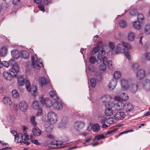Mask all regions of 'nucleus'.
<instances>
[{"instance_id":"obj_47","label":"nucleus","mask_w":150,"mask_h":150,"mask_svg":"<svg viewBox=\"0 0 150 150\" xmlns=\"http://www.w3.org/2000/svg\"><path fill=\"white\" fill-rule=\"evenodd\" d=\"M20 53L22 56H28L29 55L28 52L25 50L22 51Z\"/></svg>"},{"instance_id":"obj_48","label":"nucleus","mask_w":150,"mask_h":150,"mask_svg":"<svg viewBox=\"0 0 150 150\" xmlns=\"http://www.w3.org/2000/svg\"><path fill=\"white\" fill-rule=\"evenodd\" d=\"M137 13V11L135 9H132L129 12V15L133 16L134 15H136Z\"/></svg>"},{"instance_id":"obj_54","label":"nucleus","mask_w":150,"mask_h":150,"mask_svg":"<svg viewBox=\"0 0 150 150\" xmlns=\"http://www.w3.org/2000/svg\"><path fill=\"white\" fill-rule=\"evenodd\" d=\"M37 109L38 110V111L37 112L36 115L38 116L42 114V111L41 107H40L39 109Z\"/></svg>"},{"instance_id":"obj_52","label":"nucleus","mask_w":150,"mask_h":150,"mask_svg":"<svg viewBox=\"0 0 150 150\" xmlns=\"http://www.w3.org/2000/svg\"><path fill=\"white\" fill-rule=\"evenodd\" d=\"M38 7L40 9L41 11H42L43 12L45 11L44 7L41 4H39L38 5Z\"/></svg>"},{"instance_id":"obj_61","label":"nucleus","mask_w":150,"mask_h":150,"mask_svg":"<svg viewBox=\"0 0 150 150\" xmlns=\"http://www.w3.org/2000/svg\"><path fill=\"white\" fill-rule=\"evenodd\" d=\"M52 148H51V149H60L63 148L65 147V146H60L59 147L56 146L55 147H52Z\"/></svg>"},{"instance_id":"obj_20","label":"nucleus","mask_w":150,"mask_h":150,"mask_svg":"<svg viewBox=\"0 0 150 150\" xmlns=\"http://www.w3.org/2000/svg\"><path fill=\"white\" fill-rule=\"evenodd\" d=\"M33 108L35 109H39L41 107L40 106L42 105L41 104L40 101H38L37 100H35L33 101L32 103Z\"/></svg>"},{"instance_id":"obj_23","label":"nucleus","mask_w":150,"mask_h":150,"mask_svg":"<svg viewBox=\"0 0 150 150\" xmlns=\"http://www.w3.org/2000/svg\"><path fill=\"white\" fill-rule=\"evenodd\" d=\"M41 86H44L46 85L49 84V81H46V79L44 77H41L39 80Z\"/></svg>"},{"instance_id":"obj_33","label":"nucleus","mask_w":150,"mask_h":150,"mask_svg":"<svg viewBox=\"0 0 150 150\" xmlns=\"http://www.w3.org/2000/svg\"><path fill=\"white\" fill-rule=\"evenodd\" d=\"M14 136L15 137L14 138L15 141L17 140V141L16 142H20V141L19 142L18 140L19 138L21 140L23 139V135L22 133H19L18 134L17 133V134L14 135Z\"/></svg>"},{"instance_id":"obj_1","label":"nucleus","mask_w":150,"mask_h":150,"mask_svg":"<svg viewBox=\"0 0 150 150\" xmlns=\"http://www.w3.org/2000/svg\"><path fill=\"white\" fill-rule=\"evenodd\" d=\"M24 76L22 75H18L16 76L17 82L19 86H23L25 84V87L27 91L30 92H31L32 95L35 96L38 94V91L36 87L32 85L31 86L30 81L28 80L25 79Z\"/></svg>"},{"instance_id":"obj_12","label":"nucleus","mask_w":150,"mask_h":150,"mask_svg":"<svg viewBox=\"0 0 150 150\" xmlns=\"http://www.w3.org/2000/svg\"><path fill=\"white\" fill-rule=\"evenodd\" d=\"M110 98L108 95H104L101 98V100L102 102L105 103V108H107L108 106L109 107L110 103L108 102Z\"/></svg>"},{"instance_id":"obj_13","label":"nucleus","mask_w":150,"mask_h":150,"mask_svg":"<svg viewBox=\"0 0 150 150\" xmlns=\"http://www.w3.org/2000/svg\"><path fill=\"white\" fill-rule=\"evenodd\" d=\"M84 124L83 122H76L74 125V129L77 131H79L83 127Z\"/></svg>"},{"instance_id":"obj_31","label":"nucleus","mask_w":150,"mask_h":150,"mask_svg":"<svg viewBox=\"0 0 150 150\" xmlns=\"http://www.w3.org/2000/svg\"><path fill=\"white\" fill-rule=\"evenodd\" d=\"M91 85L93 88H95L96 84V81L94 78H91L90 80Z\"/></svg>"},{"instance_id":"obj_4","label":"nucleus","mask_w":150,"mask_h":150,"mask_svg":"<svg viewBox=\"0 0 150 150\" xmlns=\"http://www.w3.org/2000/svg\"><path fill=\"white\" fill-rule=\"evenodd\" d=\"M50 97L54 100L53 103V108L57 110H61L62 108L63 105L61 102L58 101L59 97L53 91H51L49 92Z\"/></svg>"},{"instance_id":"obj_28","label":"nucleus","mask_w":150,"mask_h":150,"mask_svg":"<svg viewBox=\"0 0 150 150\" xmlns=\"http://www.w3.org/2000/svg\"><path fill=\"white\" fill-rule=\"evenodd\" d=\"M113 76V79L117 80L121 77V75L120 72L117 71L114 72Z\"/></svg>"},{"instance_id":"obj_45","label":"nucleus","mask_w":150,"mask_h":150,"mask_svg":"<svg viewBox=\"0 0 150 150\" xmlns=\"http://www.w3.org/2000/svg\"><path fill=\"white\" fill-rule=\"evenodd\" d=\"M118 128H116L114 129L113 130H108L107 131V132L105 134V136H106L108 134H109L112 133H114L116 131H117L118 130Z\"/></svg>"},{"instance_id":"obj_60","label":"nucleus","mask_w":150,"mask_h":150,"mask_svg":"<svg viewBox=\"0 0 150 150\" xmlns=\"http://www.w3.org/2000/svg\"><path fill=\"white\" fill-rule=\"evenodd\" d=\"M9 149L11 150L12 149V148L11 147H6L0 149V150H6L7 149Z\"/></svg>"},{"instance_id":"obj_27","label":"nucleus","mask_w":150,"mask_h":150,"mask_svg":"<svg viewBox=\"0 0 150 150\" xmlns=\"http://www.w3.org/2000/svg\"><path fill=\"white\" fill-rule=\"evenodd\" d=\"M3 101L4 103L6 105H10L12 103L11 99L9 98L6 97L4 98Z\"/></svg>"},{"instance_id":"obj_38","label":"nucleus","mask_w":150,"mask_h":150,"mask_svg":"<svg viewBox=\"0 0 150 150\" xmlns=\"http://www.w3.org/2000/svg\"><path fill=\"white\" fill-rule=\"evenodd\" d=\"M30 121L31 123L34 126H36L37 125V123L35 121V116H31L30 118Z\"/></svg>"},{"instance_id":"obj_39","label":"nucleus","mask_w":150,"mask_h":150,"mask_svg":"<svg viewBox=\"0 0 150 150\" xmlns=\"http://www.w3.org/2000/svg\"><path fill=\"white\" fill-rule=\"evenodd\" d=\"M120 26L122 28H124L127 26V24L125 21L122 20L119 23Z\"/></svg>"},{"instance_id":"obj_42","label":"nucleus","mask_w":150,"mask_h":150,"mask_svg":"<svg viewBox=\"0 0 150 150\" xmlns=\"http://www.w3.org/2000/svg\"><path fill=\"white\" fill-rule=\"evenodd\" d=\"M96 137H97V139L98 140H99L101 139H103L106 138V136L104 135L103 134L96 135Z\"/></svg>"},{"instance_id":"obj_22","label":"nucleus","mask_w":150,"mask_h":150,"mask_svg":"<svg viewBox=\"0 0 150 150\" xmlns=\"http://www.w3.org/2000/svg\"><path fill=\"white\" fill-rule=\"evenodd\" d=\"M144 32L146 35L150 34V24H146L144 27Z\"/></svg>"},{"instance_id":"obj_58","label":"nucleus","mask_w":150,"mask_h":150,"mask_svg":"<svg viewBox=\"0 0 150 150\" xmlns=\"http://www.w3.org/2000/svg\"><path fill=\"white\" fill-rule=\"evenodd\" d=\"M20 0H13V3L15 5H17L19 3Z\"/></svg>"},{"instance_id":"obj_57","label":"nucleus","mask_w":150,"mask_h":150,"mask_svg":"<svg viewBox=\"0 0 150 150\" xmlns=\"http://www.w3.org/2000/svg\"><path fill=\"white\" fill-rule=\"evenodd\" d=\"M58 142V141H55L54 140L52 141L51 142V144L52 145H55L57 146L58 145V144H57V142Z\"/></svg>"},{"instance_id":"obj_5","label":"nucleus","mask_w":150,"mask_h":150,"mask_svg":"<svg viewBox=\"0 0 150 150\" xmlns=\"http://www.w3.org/2000/svg\"><path fill=\"white\" fill-rule=\"evenodd\" d=\"M107 60V57H97L96 60L97 63L99 64L102 62H103V64L99 66L100 70L102 73H103L106 70Z\"/></svg>"},{"instance_id":"obj_56","label":"nucleus","mask_w":150,"mask_h":150,"mask_svg":"<svg viewBox=\"0 0 150 150\" xmlns=\"http://www.w3.org/2000/svg\"><path fill=\"white\" fill-rule=\"evenodd\" d=\"M20 142H21V144H22L23 143V144H25L26 146L30 144V143L27 141H21L20 140Z\"/></svg>"},{"instance_id":"obj_50","label":"nucleus","mask_w":150,"mask_h":150,"mask_svg":"<svg viewBox=\"0 0 150 150\" xmlns=\"http://www.w3.org/2000/svg\"><path fill=\"white\" fill-rule=\"evenodd\" d=\"M1 66L3 65L4 67H5L7 68L9 66V64L8 62L7 61H4L2 62V63L1 64Z\"/></svg>"},{"instance_id":"obj_43","label":"nucleus","mask_w":150,"mask_h":150,"mask_svg":"<svg viewBox=\"0 0 150 150\" xmlns=\"http://www.w3.org/2000/svg\"><path fill=\"white\" fill-rule=\"evenodd\" d=\"M45 129L47 132H50L53 129L52 125L51 124L50 126L46 127Z\"/></svg>"},{"instance_id":"obj_63","label":"nucleus","mask_w":150,"mask_h":150,"mask_svg":"<svg viewBox=\"0 0 150 150\" xmlns=\"http://www.w3.org/2000/svg\"><path fill=\"white\" fill-rule=\"evenodd\" d=\"M100 144V143L98 142H96L95 143H91V144L93 146H95L98 145Z\"/></svg>"},{"instance_id":"obj_36","label":"nucleus","mask_w":150,"mask_h":150,"mask_svg":"<svg viewBox=\"0 0 150 150\" xmlns=\"http://www.w3.org/2000/svg\"><path fill=\"white\" fill-rule=\"evenodd\" d=\"M122 103L120 101L118 102L117 103L116 105H115V108H116L117 110H120L121 109L122 106Z\"/></svg>"},{"instance_id":"obj_32","label":"nucleus","mask_w":150,"mask_h":150,"mask_svg":"<svg viewBox=\"0 0 150 150\" xmlns=\"http://www.w3.org/2000/svg\"><path fill=\"white\" fill-rule=\"evenodd\" d=\"M121 100L122 101H127L129 99L127 94L125 93H123L121 96Z\"/></svg>"},{"instance_id":"obj_49","label":"nucleus","mask_w":150,"mask_h":150,"mask_svg":"<svg viewBox=\"0 0 150 150\" xmlns=\"http://www.w3.org/2000/svg\"><path fill=\"white\" fill-rule=\"evenodd\" d=\"M139 67V64L137 63L133 64L132 66V67L133 68V69L134 70L137 69Z\"/></svg>"},{"instance_id":"obj_21","label":"nucleus","mask_w":150,"mask_h":150,"mask_svg":"<svg viewBox=\"0 0 150 150\" xmlns=\"http://www.w3.org/2000/svg\"><path fill=\"white\" fill-rule=\"evenodd\" d=\"M117 84V80L113 79L110 82L109 84V88L113 90L116 86Z\"/></svg>"},{"instance_id":"obj_46","label":"nucleus","mask_w":150,"mask_h":150,"mask_svg":"<svg viewBox=\"0 0 150 150\" xmlns=\"http://www.w3.org/2000/svg\"><path fill=\"white\" fill-rule=\"evenodd\" d=\"M12 93L13 96L16 98L18 97L19 96L18 93L16 90H13L12 91Z\"/></svg>"},{"instance_id":"obj_19","label":"nucleus","mask_w":150,"mask_h":150,"mask_svg":"<svg viewBox=\"0 0 150 150\" xmlns=\"http://www.w3.org/2000/svg\"><path fill=\"white\" fill-rule=\"evenodd\" d=\"M8 49L6 47L3 46L0 49V56H6L7 53Z\"/></svg>"},{"instance_id":"obj_35","label":"nucleus","mask_w":150,"mask_h":150,"mask_svg":"<svg viewBox=\"0 0 150 150\" xmlns=\"http://www.w3.org/2000/svg\"><path fill=\"white\" fill-rule=\"evenodd\" d=\"M11 54L12 56H20V55L19 52L16 50H14L12 51Z\"/></svg>"},{"instance_id":"obj_37","label":"nucleus","mask_w":150,"mask_h":150,"mask_svg":"<svg viewBox=\"0 0 150 150\" xmlns=\"http://www.w3.org/2000/svg\"><path fill=\"white\" fill-rule=\"evenodd\" d=\"M144 16L142 14H139L137 17V21L140 22H141L143 23L144 21Z\"/></svg>"},{"instance_id":"obj_6","label":"nucleus","mask_w":150,"mask_h":150,"mask_svg":"<svg viewBox=\"0 0 150 150\" xmlns=\"http://www.w3.org/2000/svg\"><path fill=\"white\" fill-rule=\"evenodd\" d=\"M32 66L33 69H36L40 70L41 67L43 65L41 59H40L35 60V57H31Z\"/></svg>"},{"instance_id":"obj_55","label":"nucleus","mask_w":150,"mask_h":150,"mask_svg":"<svg viewBox=\"0 0 150 150\" xmlns=\"http://www.w3.org/2000/svg\"><path fill=\"white\" fill-rule=\"evenodd\" d=\"M106 118L105 117H102L100 120V122L102 124L105 122Z\"/></svg>"},{"instance_id":"obj_40","label":"nucleus","mask_w":150,"mask_h":150,"mask_svg":"<svg viewBox=\"0 0 150 150\" xmlns=\"http://www.w3.org/2000/svg\"><path fill=\"white\" fill-rule=\"evenodd\" d=\"M133 131L134 130L132 129L125 131L120 132V133L118 135L116 136V137H118L120 136V135L123 134H126L128 132H131Z\"/></svg>"},{"instance_id":"obj_7","label":"nucleus","mask_w":150,"mask_h":150,"mask_svg":"<svg viewBox=\"0 0 150 150\" xmlns=\"http://www.w3.org/2000/svg\"><path fill=\"white\" fill-rule=\"evenodd\" d=\"M40 100L41 103L42 105H45L47 107L50 108L52 106H53V103L51 100H50L48 98H44V97H41L39 99Z\"/></svg>"},{"instance_id":"obj_18","label":"nucleus","mask_w":150,"mask_h":150,"mask_svg":"<svg viewBox=\"0 0 150 150\" xmlns=\"http://www.w3.org/2000/svg\"><path fill=\"white\" fill-rule=\"evenodd\" d=\"M33 134L35 136H39L41 133V131L36 126H34V128L32 131Z\"/></svg>"},{"instance_id":"obj_17","label":"nucleus","mask_w":150,"mask_h":150,"mask_svg":"<svg viewBox=\"0 0 150 150\" xmlns=\"http://www.w3.org/2000/svg\"><path fill=\"white\" fill-rule=\"evenodd\" d=\"M143 87L146 91H150V80L148 79L145 80L143 83Z\"/></svg>"},{"instance_id":"obj_34","label":"nucleus","mask_w":150,"mask_h":150,"mask_svg":"<svg viewBox=\"0 0 150 150\" xmlns=\"http://www.w3.org/2000/svg\"><path fill=\"white\" fill-rule=\"evenodd\" d=\"M100 129V127L99 124H94L93 127V130L96 132H97L99 131Z\"/></svg>"},{"instance_id":"obj_44","label":"nucleus","mask_w":150,"mask_h":150,"mask_svg":"<svg viewBox=\"0 0 150 150\" xmlns=\"http://www.w3.org/2000/svg\"><path fill=\"white\" fill-rule=\"evenodd\" d=\"M96 57H90L89 60V62L91 64H94L96 62L97 59H96Z\"/></svg>"},{"instance_id":"obj_30","label":"nucleus","mask_w":150,"mask_h":150,"mask_svg":"<svg viewBox=\"0 0 150 150\" xmlns=\"http://www.w3.org/2000/svg\"><path fill=\"white\" fill-rule=\"evenodd\" d=\"M138 86L137 85H132V88H130L131 92L133 93H135L138 90Z\"/></svg>"},{"instance_id":"obj_25","label":"nucleus","mask_w":150,"mask_h":150,"mask_svg":"<svg viewBox=\"0 0 150 150\" xmlns=\"http://www.w3.org/2000/svg\"><path fill=\"white\" fill-rule=\"evenodd\" d=\"M105 113V115L107 116H110L113 114L112 110L110 107L106 108Z\"/></svg>"},{"instance_id":"obj_8","label":"nucleus","mask_w":150,"mask_h":150,"mask_svg":"<svg viewBox=\"0 0 150 150\" xmlns=\"http://www.w3.org/2000/svg\"><path fill=\"white\" fill-rule=\"evenodd\" d=\"M48 118L51 124H54L57 120V116L56 114L53 112H50L48 114Z\"/></svg>"},{"instance_id":"obj_26","label":"nucleus","mask_w":150,"mask_h":150,"mask_svg":"<svg viewBox=\"0 0 150 150\" xmlns=\"http://www.w3.org/2000/svg\"><path fill=\"white\" fill-rule=\"evenodd\" d=\"M135 35L134 33L131 31L129 32L128 34L127 38L128 40L130 41H132L134 40Z\"/></svg>"},{"instance_id":"obj_2","label":"nucleus","mask_w":150,"mask_h":150,"mask_svg":"<svg viewBox=\"0 0 150 150\" xmlns=\"http://www.w3.org/2000/svg\"><path fill=\"white\" fill-rule=\"evenodd\" d=\"M9 72L4 71L3 73L4 78L8 80H11L14 78H16L19 72V67L18 64H15L12 66Z\"/></svg>"},{"instance_id":"obj_64","label":"nucleus","mask_w":150,"mask_h":150,"mask_svg":"<svg viewBox=\"0 0 150 150\" xmlns=\"http://www.w3.org/2000/svg\"><path fill=\"white\" fill-rule=\"evenodd\" d=\"M11 133L14 136V135L17 134V133L15 130H12L11 131Z\"/></svg>"},{"instance_id":"obj_24","label":"nucleus","mask_w":150,"mask_h":150,"mask_svg":"<svg viewBox=\"0 0 150 150\" xmlns=\"http://www.w3.org/2000/svg\"><path fill=\"white\" fill-rule=\"evenodd\" d=\"M142 23V22L137 21L134 22L133 25L135 28L137 29H139L141 28Z\"/></svg>"},{"instance_id":"obj_11","label":"nucleus","mask_w":150,"mask_h":150,"mask_svg":"<svg viewBox=\"0 0 150 150\" xmlns=\"http://www.w3.org/2000/svg\"><path fill=\"white\" fill-rule=\"evenodd\" d=\"M123 108L126 112H130L133 110V107L131 103H127L123 104Z\"/></svg>"},{"instance_id":"obj_41","label":"nucleus","mask_w":150,"mask_h":150,"mask_svg":"<svg viewBox=\"0 0 150 150\" xmlns=\"http://www.w3.org/2000/svg\"><path fill=\"white\" fill-rule=\"evenodd\" d=\"M107 64L108 65V68L110 69H112L113 67L112 64V60H110L108 62L107 61L106 64Z\"/></svg>"},{"instance_id":"obj_51","label":"nucleus","mask_w":150,"mask_h":150,"mask_svg":"<svg viewBox=\"0 0 150 150\" xmlns=\"http://www.w3.org/2000/svg\"><path fill=\"white\" fill-rule=\"evenodd\" d=\"M96 75L97 76V79L98 80V81H100L101 79V74L98 72H97L96 73Z\"/></svg>"},{"instance_id":"obj_10","label":"nucleus","mask_w":150,"mask_h":150,"mask_svg":"<svg viewBox=\"0 0 150 150\" xmlns=\"http://www.w3.org/2000/svg\"><path fill=\"white\" fill-rule=\"evenodd\" d=\"M126 116L125 113L122 111H119L114 115V117L115 120H122Z\"/></svg>"},{"instance_id":"obj_9","label":"nucleus","mask_w":150,"mask_h":150,"mask_svg":"<svg viewBox=\"0 0 150 150\" xmlns=\"http://www.w3.org/2000/svg\"><path fill=\"white\" fill-rule=\"evenodd\" d=\"M99 50V54L101 55H104L105 54V51L104 49L102 48L101 50H100V48H99V47L98 46L95 47L93 49L91 53V54L92 55H94L97 53Z\"/></svg>"},{"instance_id":"obj_3","label":"nucleus","mask_w":150,"mask_h":150,"mask_svg":"<svg viewBox=\"0 0 150 150\" xmlns=\"http://www.w3.org/2000/svg\"><path fill=\"white\" fill-rule=\"evenodd\" d=\"M129 49L131 48L130 45L129 44L123 42L122 43L118 44L116 46L115 53H123L126 56H130L132 55V53L129 51H125V48Z\"/></svg>"},{"instance_id":"obj_53","label":"nucleus","mask_w":150,"mask_h":150,"mask_svg":"<svg viewBox=\"0 0 150 150\" xmlns=\"http://www.w3.org/2000/svg\"><path fill=\"white\" fill-rule=\"evenodd\" d=\"M31 141L32 143L34 144H37L38 145H39L40 144V143L37 140L32 139L31 140Z\"/></svg>"},{"instance_id":"obj_59","label":"nucleus","mask_w":150,"mask_h":150,"mask_svg":"<svg viewBox=\"0 0 150 150\" xmlns=\"http://www.w3.org/2000/svg\"><path fill=\"white\" fill-rule=\"evenodd\" d=\"M109 45L110 47L112 49H113L115 47V45L113 43L110 42L109 43Z\"/></svg>"},{"instance_id":"obj_29","label":"nucleus","mask_w":150,"mask_h":150,"mask_svg":"<svg viewBox=\"0 0 150 150\" xmlns=\"http://www.w3.org/2000/svg\"><path fill=\"white\" fill-rule=\"evenodd\" d=\"M13 58L11 59L9 61V66H12L13 65H14L15 64H16V62L15 61V59L17 60L20 57H13Z\"/></svg>"},{"instance_id":"obj_16","label":"nucleus","mask_w":150,"mask_h":150,"mask_svg":"<svg viewBox=\"0 0 150 150\" xmlns=\"http://www.w3.org/2000/svg\"><path fill=\"white\" fill-rule=\"evenodd\" d=\"M121 85L123 89L126 90L129 87L128 83L127 80L122 79L121 80Z\"/></svg>"},{"instance_id":"obj_14","label":"nucleus","mask_w":150,"mask_h":150,"mask_svg":"<svg viewBox=\"0 0 150 150\" xmlns=\"http://www.w3.org/2000/svg\"><path fill=\"white\" fill-rule=\"evenodd\" d=\"M19 107L21 110L25 112L28 109V104L25 101H22L19 104Z\"/></svg>"},{"instance_id":"obj_15","label":"nucleus","mask_w":150,"mask_h":150,"mask_svg":"<svg viewBox=\"0 0 150 150\" xmlns=\"http://www.w3.org/2000/svg\"><path fill=\"white\" fill-rule=\"evenodd\" d=\"M145 75V71L144 70L141 69L138 70L137 72L136 76L139 79H143Z\"/></svg>"},{"instance_id":"obj_62","label":"nucleus","mask_w":150,"mask_h":150,"mask_svg":"<svg viewBox=\"0 0 150 150\" xmlns=\"http://www.w3.org/2000/svg\"><path fill=\"white\" fill-rule=\"evenodd\" d=\"M115 100H118V101H120L121 100V97L118 96H116L115 97Z\"/></svg>"}]
</instances>
